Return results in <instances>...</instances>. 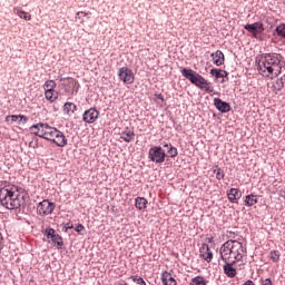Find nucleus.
Masks as SVG:
<instances>
[{
	"mask_svg": "<svg viewBox=\"0 0 285 285\" xmlns=\"http://www.w3.org/2000/svg\"><path fill=\"white\" fill-rule=\"evenodd\" d=\"M256 63L262 77H266L267 79H276V77L282 75L284 61H282V56L277 53H265L257 56Z\"/></svg>",
	"mask_w": 285,
	"mask_h": 285,
	"instance_id": "1",
	"label": "nucleus"
},
{
	"mask_svg": "<svg viewBox=\"0 0 285 285\" xmlns=\"http://www.w3.org/2000/svg\"><path fill=\"white\" fill-rule=\"evenodd\" d=\"M30 132H32V135H36L37 137H40L41 139L52 141V144H56L58 148H66V146H68V138H66L63 131H60L59 129L48 124H36L30 127Z\"/></svg>",
	"mask_w": 285,
	"mask_h": 285,
	"instance_id": "2",
	"label": "nucleus"
},
{
	"mask_svg": "<svg viewBox=\"0 0 285 285\" xmlns=\"http://www.w3.org/2000/svg\"><path fill=\"white\" fill-rule=\"evenodd\" d=\"M23 189L16 185H7L0 189V204L7 210H17L21 208L23 204V197L21 196Z\"/></svg>",
	"mask_w": 285,
	"mask_h": 285,
	"instance_id": "3",
	"label": "nucleus"
},
{
	"mask_svg": "<svg viewBox=\"0 0 285 285\" xmlns=\"http://www.w3.org/2000/svg\"><path fill=\"white\" fill-rule=\"evenodd\" d=\"M219 254L223 262L237 264L246 257V248H244L242 242L229 239L220 246Z\"/></svg>",
	"mask_w": 285,
	"mask_h": 285,
	"instance_id": "4",
	"label": "nucleus"
},
{
	"mask_svg": "<svg viewBox=\"0 0 285 285\" xmlns=\"http://www.w3.org/2000/svg\"><path fill=\"white\" fill-rule=\"evenodd\" d=\"M181 75L183 77H185V79H188L190 83H193L200 90H205V92L208 94L215 92V88L213 87V85H210V82L206 80V78H204L202 75L197 73V71L184 68L181 70Z\"/></svg>",
	"mask_w": 285,
	"mask_h": 285,
	"instance_id": "5",
	"label": "nucleus"
},
{
	"mask_svg": "<svg viewBox=\"0 0 285 285\" xmlns=\"http://www.w3.org/2000/svg\"><path fill=\"white\" fill-rule=\"evenodd\" d=\"M148 157L155 164H164L166 161V151L161 147H153L149 149Z\"/></svg>",
	"mask_w": 285,
	"mask_h": 285,
	"instance_id": "6",
	"label": "nucleus"
},
{
	"mask_svg": "<svg viewBox=\"0 0 285 285\" xmlns=\"http://www.w3.org/2000/svg\"><path fill=\"white\" fill-rule=\"evenodd\" d=\"M55 207L56 206L53 203H50L49 200H42L37 206V213L41 217H46L48 215H52V213L55 212Z\"/></svg>",
	"mask_w": 285,
	"mask_h": 285,
	"instance_id": "7",
	"label": "nucleus"
},
{
	"mask_svg": "<svg viewBox=\"0 0 285 285\" xmlns=\"http://www.w3.org/2000/svg\"><path fill=\"white\" fill-rule=\"evenodd\" d=\"M118 77L120 81L125 83H135V72H132L128 67H122L118 70Z\"/></svg>",
	"mask_w": 285,
	"mask_h": 285,
	"instance_id": "8",
	"label": "nucleus"
},
{
	"mask_svg": "<svg viewBox=\"0 0 285 285\" xmlns=\"http://www.w3.org/2000/svg\"><path fill=\"white\" fill-rule=\"evenodd\" d=\"M245 30H247V32H252L254 39H261L259 35H262V32H264V23L262 22H255L252 24H245Z\"/></svg>",
	"mask_w": 285,
	"mask_h": 285,
	"instance_id": "9",
	"label": "nucleus"
},
{
	"mask_svg": "<svg viewBox=\"0 0 285 285\" xmlns=\"http://www.w3.org/2000/svg\"><path fill=\"white\" fill-rule=\"evenodd\" d=\"M79 81H77V79L75 78H68L65 85V91L67 92V95H77V92H79Z\"/></svg>",
	"mask_w": 285,
	"mask_h": 285,
	"instance_id": "10",
	"label": "nucleus"
},
{
	"mask_svg": "<svg viewBox=\"0 0 285 285\" xmlns=\"http://www.w3.org/2000/svg\"><path fill=\"white\" fill-rule=\"evenodd\" d=\"M82 119L86 124H95L99 119V111L95 108H90L83 112Z\"/></svg>",
	"mask_w": 285,
	"mask_h": 285,
	"instance_id": "11",
	"label": "nucleus"
},
{
	"mask_svg": "<svg viewBox=\"0 0 285 285\" xmlns=\"http://www.w3.org/2000/svg\"><path fill=\"white\" fill-rule=\"evenodd\" d=\"M200 257L205 259V262H213V250H210V247L208 244H203L200 247Z\"/></svg>",
	"mask_w": 285,
	"mask_h": 285,
	"instance_id": "12",
	"label": "nucleus"
},
{
	"mask_svg": "<svg viewBox=\"0 0 285 285\" xmlns=\"http://www.w3.org/2000/svg\"><path fill=\"white\" fill-rule=\"evenodd\" d=\"M214 105L219 112H230V105L219 98L214 99Z\"/></svg>",
	"mask_w": 285,
	"mask_h": 285,
	"instance_id": "13",
	"label": "nucleus"
},
{
	"mask_svg": "<svg viewBox=\"0 0 285 285\" xmlns=\"http://www.w3.org/2000/svg\"><path fill=\"white\" fill-rule=\"evenodd\" d=\"M235 263L233 262H225L223 266V271L227 277H235L237 275V269L234 266Z\"/></svg>",
	"mask_w": 285,
	"mask_h": 285,
	"instance_id": "14",
	"label": "nucleus"
},
{
	"mask_svg": "<svg viewBox=\"0 0 285 285\" xmlns=\"http://www.w3.org/2000/svg\"><path fill=\"white\" fill-rule=\"evenodd\" d=\"M227 197L232 204H237V202L242 199V191L237 188H232L227 194Z\"/></svg>",
	"mask_w": 285,
	"mask_h": 285,
	"instance_id": "15",
	"label": "nucleus"
},
{
	"mask_svg": "<svg viewBox=\"0 0 285 285\" xmlns=\"http://www.w3.org/2000/svg\"><path fill=\"white\" fill-rule=\"evenodd\" d=\"M13 14H17V17H19L20 19H24V21L32 20V14H30V12L23 11V9H21V7H14Z\"/></svg>",
	"mask_w": 285,
	"mask_h": 285,
	"instance_id": "16",
	"label": "nucleus"
},
{
	"mask_svg": "<svg viewBox=\"0 0 285 285\" xmlns=\"http://www.w3.org/2000/svg\"><path fill=\"white\" fill-rule=\"evenodd\" d=\"M161 283L164 285H177V281L175 279V277H173V274H170V272L161 273Z\"/></svg>",
	"mask_w": 285,
	"mask_h": 285,
	"instance_id": "17",
	"label": "nucleus"
},
{
	"mask_svg": "<svg viewBox=\"0 0 285 285\" xmlns=\"http://www.w3.org/2000/svg\"><path fill=\"white\" fill-rule=\"evenodd\" d=\"M212 58L213 63H215V66H224L225 57L224 52H222L220 50H217L216 52L212 53Z\"/></svg>",
	"mask_w": 285,
	"mask_h": 285,
	"instance_id": "18",
	"label": "nucleus"
},
{
	"mask_svg": "<svg viewBox=\"0 0 285 285\" xmlns=\"http://www.w3.org/2000/svg\"><path fill=\"white\" fill-rule=\"evenodd\" d=\"M11 119L12 124H28V117L22 116V115H12V116H7L6 121H9Z\"/></svg>",
	"mask_w": 285,
	"mask_h": 285,
	"instance_id": "19",
	"label": "nucleus"
},
{
	"mask_svg": "<svg viewBox=\"0 0 285 285\" xmlns=\"http://www.w3.org/2000/svg\"><path fill=\"white\" fill-rule=\"evenodd\" d=\"M63 112L71 117V115H75V112H77V105H75L73 102H66L63 105Z\"/></svg>",
	"mask_w": 285,
	"mask_h": 285,
	"instance_id": "20",
	"label": "nucleus"
},
{
	"mask_svg": "<svg viewBox=\"0 0 285 285\" xmlns=\"http://www.w3.org/2000/svg\"><path fill=\"white\" fill-rule=\"evenodd\" d=\"M210 75L216 79H228V71L222 69H212Z\"/></svg>",
	"mask_w": 285,
	"mask_h": 285,
	"instance_id": "21",
	"label": "nucleus"
},
{
	"mask_svg": "<svg viewBox=\"0 0 285 285\" xmlns=\"http://www.w3.org/2000/svg\"><path fill=\"white\" fill-rule=\"evenodd\" d=\"M45 97L47 101H50V104H55V100L59 99V92H57V90L45 91Z\"/></svg>",
	"mask_w": 285,
	"mask_h": 285,
	"instance_id": "22",
	"label": "nucleus"
},
{
	"mask_svg": "<svg viewBox=\"0 0 285 285\" xmlns=\"http://www.w3.org/2000/svg\"><path fill=\"white\" fill-rule=\"evenodd\" d=\"M120 139H122L127 144H130V141H132V139H135V132L131 131V130L122 131L121 136H120Z\"/></svg>",
	"mask_w": 285,
	"mask_h": 285,
	"instance_id": "23",
	"label": "nucleus"
},
{
	"mask_svg": "<svg viewBox=\"0 0 285 285\" xmlns=\"http://www.w3.org/2000/svg\"><path fill=\"white\" fill-rule=\"evenodd\" d=\"M148 206V200L144 197H137L136 198V208H138V210H146Z\"/></svg>",
	"mask_w": 285,
	"mask_h": 285,
	"instance_id": "24",
	"label": "nucleus"
},
{
	"mask_svg": "<svg viewBox=\"0 0 285 285\" xmlns=\"http://www.w3.org/2000/svg\"><path fill=\"white\" fill-rule=\"evenodd\" d=\"M208 281L204 276H196L194 277L189 285H207Z\"/></svg>",
	"mask_w": 285,
	"mask_h": 285,
	"instance_id": "25",
	"label": "nucleus"
},
{
	"mask_svg": "<svg viewBox=\"0 0 285 285\" xmlns=\"http://www.w3.org/2000/svg\"><path fill=\"white\" fill-rule=\"evenodd\" d=\"M255 204H257L256 195L250 194L245 197V206L250 207V206H255Z\"/></svg>",
	"mask_w": 285,
	"mask_h": 285,
	"instance_id": "26",
	"label": "nucleus"
},
{
	"mask_svg": "<svg viewBox=\"0 0 285 285\" xmlns=\"http://www.w3.org/2000/svg\"><path fill=\"white\" fill-rule=\"evenodd\" d=\"M57 88V82L55 80H47L43 85L45 92L52 91Z\"/></svg>",
	"mask_w": 285,
	"mask_h": 285,
	"instance_id": "27",
	"label": "nucleus"
},
{
	"mask_svg": "<svg viewBox=\"0 0 285 285\" xmlns=\"http://www.w3.org/2000/svg\"><path fill=\"white\" fill-rule=\"evenodd\" d=\"M164 148H168V155H169V157H177V155H178V151H177V148L176 147H173V145H170V144H164Z\"/></svg>",
	"mask_w": 285,
	"mask_h": 285,
	"instance_id": "28",
	"label": "nucleus"
},
{
	"mask_svg": "<svg viewBox=\"0 0 285 285\" xmlns=\"http://www.w3.org/2000/svg\"><path fill=\"white\" fill-rule=\"evenodd\" d=\"M281 257H282V254L279 253V250H272L269 253V259H272V262H274V264H277V262H279Z\"/></svg>",
	"mask_w": 285,
	"mask_h": 285,
	"instance_id": "29",
	"label": "nucleus"
},
{
	"mask_svg": "<svg viewBox=\"0 0 285 285\" xmlns=\"http://www.w3.org/2000/svg\"><path fill=\"white\" fill-rule=\"evenodd\" d=\"M51 242L53 244H57L58 248H61V246H63V238L59 234H56Z\"/></svg>",
	"mask_w": 285,
	"mask_h": 285,
	"instance_id": "30",
	"label": "nucleus"
},
{
	"mask_svg": "<svg viewBox=\"0 0 285 285\" xmlns=\"http://www.w3.org/2000/svg\"><path fill=\"white\" fill-rule=\"evenodd\" d=\"M56 234H57V232L53 228H47L45 230V235L47 236V239L52 240Z\"/></svg>",
	"mask_w": 285,
	"mask_h": 285,
	"instance_id": "31",
	"label": "nucleus"
},
{
	"mask_svg": "<svg viewBox=\"0 0 285 285\" xmlns=\"http://www.w3.org/2000/svg\"><path fill=\"white\" fill-rule=\"evenodd\" d=\"M130 279H132V282H135V284L138 285H146V281H144V278L141 276H131Z\"/></svg>",
	"mask_w": 285,
	"mask_h": 285,
	"instance_id": "32",
	"label": "nucleus"
},
{
	"mask_svg": "<svg viewBox=\"0 0 285 285\" xmlns=\"http://www.w3.org/2000/svg\"><path fill=\"white\" fill-rule=\"evenodd\" d=\"M214 174L216 175V179L218 180H222L225 177L224 169L222 168L214 169Z\"/></svg>",
	"mask_w": 285,
	"mask_h": 285,
	"instance_id": "33",
	"label": "nucleus"
},
{
	"mask_svg": "<svg viewBox=\"0 0 285 285\" xmlns=\"http://www.w3.org/2000/svg\"><path fill=\"white\" fill-rule=\"evenodd\" d=\"M276 32L279 37H284L285 39V24H281L276 28Z\"/></svg>",
	"mask_w": 285,
	"mask_h": 285,
	"instance_id": "34",
	"label": "nucleus"
},
{
	"mask_svg": "<svg viewBox=\"0 0 285 285\" xmlns=\"http://www.w3.org/2000/svg\"><path fill=\"white\" fill-rule=\"evenodd\" d=\"M261 285H273V281H271V278L262 279Z\"/></svg>",
	"mask_w": 285,
	"mask_h": 285,
	"instance_id": "35",
	"label": "nucleus"
},
{
	"mask_svg": "<svg viewBox=\"0 0 285 285\" xmlns=\"http://www.w3.org/2000/svg\"><path fill=\"white\" fill-rule=\"evenodd\" d=\"M75 230H76V233H81V230H86V227H83V225H81V224H78V225L75 227Z\"/></svg>",
	"mask_w": 285,
	"mask_h": 285,
	"instance_id": "36",
	"label": "nucleus"
},
{
	"mask_svg": "<svg viewBox=\"0 0 285 285\" xmlns=\"http://www.w3.org/2000/svg\"><path fill=\"white\" fill-rule=\"evenodd\" d=\"M155 97L156 99H160V101H164V96H161V94H156Z\"/></svg>",
	"mask_w": 285,
	"mask_h": 285,
	"instance_id": "37",
	"label": "nucleus"
},
{
	"mask_svg": "<svg viewBox=\"0 0 285 285\" xmlns=\"http://www.w3.org/2000/svg\"><path fill=\"white\" fill-rule=\"evenodd\" d=\"M243 285H255L253 281H246Z\"/></svg>",
	"mask_w": 285,
	"mask_h": 285,
	"instance_id": "38",
	"label": "nucleus"
},
{
	"mask_svg": "<svg viewBox=\"0 0 285 285\" xmlns=\"http://www.w3.org/2000/svg\"><path fill=\"white\" fill-rule=\"evenodd\" d=\"M80 14H82V16H85L86 17V12H83V11H79L78 13H77V16H80Z\"/></svg>",
	"mask_w": 285,
	"mask_h": 285,
	"instance_id": "39",
	"label": "nucleus"
},
{
	"mask_svg": "<svg viewBox=\"0 0 285 285\" xmlns=\"http://www.w3.org/2000/svg\"><path fill=\"white\" fill-rule=\"evenodd\" d=\"M281 81H282V83L284 85V81H285V75H284V77H282V78H281Z\"/></svg>",
	"mask_w": 285,
	"mask_h": 285,
	"instance_id": "40",
	"label": "nucleus"
},
{
	"mask_svg": "<svg viewBox=\"0 0 285 285\" xmlns=\"http://www.w3.org/2000/svg\"><path fill=\"white\" fill-rule=\"evenodd\" d=\"M209 244H213V238H209Z\"/></svg>",
	"mask_w": 285,
	"mask_h": 285,
	"instance_id": "41",
	"label": "nucleus"
}]
</instances>
